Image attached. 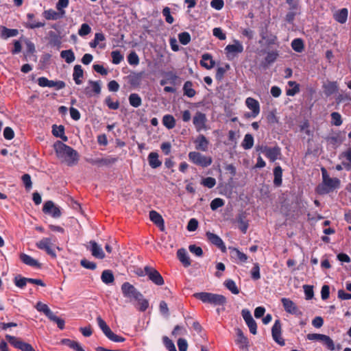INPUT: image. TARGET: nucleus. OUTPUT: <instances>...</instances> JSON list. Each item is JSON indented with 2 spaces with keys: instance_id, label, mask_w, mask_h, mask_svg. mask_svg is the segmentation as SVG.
<instances>
[{
  "instance_id": "79ce46f5",
  "label": "nucleus",
  "mask_w": 351,
  "mask_h": 351,
  "mask_svg": "<svg viewBox=\"0 0 351 351\" xmlns=\"http://www.w3.org/2000/svg\"><path fill=\"white\" fill-rule=\"evenodd\" d=\"M97 322L99 327L102 330L104 334L107 337L108 334L112 331L110 327L107 325L106 322L100 317H97Z\"/></svg>"
},
{
  "instance_id": "39448f33",
  "label": "nucleus",
  "mask_w": 351,
  "mask_h": 351,
  "mask_svg": "<svg viewBox=\"0 0 351 351\" xmlns=\"http://www.w3.org/2000/svg\"><path fill=\"white\" fill-rule=\"evenodd\" d=\"M189 159L195 165L202 167H207L213 162L210 156H206L198 152H191L189 154Z\"/></svg>"
},
{
  "instance_id": "8fccbe9b",
  "label": "nucleus",
  "mask_w": 351,
  "mask_h": 351,
  "mask_svg": "<svg viewBox=\"0 0 351 351\" xmlns=\"http://www.w3.org/2000/svg\"><path fill=\"white\" fill-rule=\"evenodd\" d=\"M178 39L182 45H186L190 43L191 36L189 32H184L178 34Z\"/></svg>"
},
{
  "instance_id": "09e8293b",
  "label": "nucleus",
  "mask_w": 351,
  "mask_h": 351,
  "mask_svg": "<svg viewBox=\"0 0 351 351\" xmlns=\"http://www.w3.org/2000/svg\"><path fill=\"white\" fill-rule=\"evenodd\" d=\"M291 47L294 51L300 53L304 50V43L301 38H295L292 41Z\"/></svg>"
},
{
  "instance_id": "f03ea898",
  "label": "nucleus",
  "mask_w": 351,
  "mask_h": 351,
  "mask_svg": "<svg viewBox=\"0 0 351 351\" xmlns=\"http://www.w3.org/2000/svg\"><path fill=\"white\" fill-rule=\"evenodd\" d=\"M53 147L57 157L67 165L73 166L77 163L79 154L74 149L61 141H57Z\"/></svg>"
},
{
  "instance_id": "5fc2aeb1",
  "label": "nucleus",
  "mask_w": 351,
  "mask_h": 351,
  "mask_svg": "<svg viewBox=\"0 0 351 351\" xmlns=\"http://www.w3.org/2000/svg\"><path fill=\"white\" fill-rule=\"evenodd\" d=\"M278 56V53L276 51H269L267 54V56L265 57V62L270 64L276 61Z\"/></svg>"
},
{
  "instance_id": "9d476101",
  "label": "nucleus",
  "mask_w": 351,
  "mask_h": 351,
  "mask_svg": "<svg viewBox=\"0 0 351 351\" xmlns=\"http://www.w3.org/2000/svg\"><path fill=\"white\" fill-rule=\"evenodd\" d=\"M44 213L51 215L53 218H59L61 216V210L59 207L51 201H47L43 208Z\"/></svg>"
},
{
  "instance_id": "680f3d73",
  "label": "nucleus",
  "mask_w": 351,
  "mask_h": 351,
  "mask_svg": "<svg viewBox=\"0 0 351 351\" xmlns=\"http://www.w3.org/2000/svg\"><path fill=\"white\" fill-rule=\"evenodd\" d=\"M303 289L305 293L306 299H312L314 295L313 286L305 285L303 286Z\"/></svg>"
},
{
  "instance_id": "f704fd0d",
  "label": "nucleus",
  "mask_w": 351,
  "mask_h": 351,
  "mask_svg": "<svg viewBox=\"0 0 351 351\" xmlns=\"http://www.w3.org/2000/svg\"><path fill=\"white\" fill-rule=\"evenodd\" d=\"M230 250L231 256L232 258H238L241 262L245 263L247 259V256L245 254L240 252L237 248H229Z\"/></svg>"
},
{
  "instance_id": "0e129e2a",
  "label": "nucleus",
  "mask_w": 351,
  "mask_h": 351,
  "mask_svg": "<svg viewBox=\"0 0 351 351\" xmlns=\"http://www.w3.org/2000/svg\"><path fill=\"white\" fill-rule=\"evenodd\" d=\"M186 330L181 326L177 325L174 327L171 335L174 337H176L178 335H184L186 334Z\"/></svg>"
},
{
  "instance_id": "a211bd4d",
  "label": "nucleus",
  "mask_w": 351,
  "mask_h": 351,
  "mask_svg": "<svg viewBox=\"0 0 351 351\" xmlns=\"http://www.w3.org/2000/svg\"><path fill=\"white\" fill-rule=\"evenodd\" d=\"M177 256L179 261L185 267H188L191 265L190 258L186 249L180 248L177 252Z\"/></svg>"
},
{
  "instance_id": "4be33fe9",
  "label": "nucleus",
  "mask_w": 351,
  "mask_h": 351,
  "mask_svg": "<svg viewBox=\"0 0 351 351\" xmlns=\"http://www.w3.org/2000/svg\"><path fill=\"white\" fill-rule=\"evenodd\" d=\"M20 258L21 261L25 265L38 268L40 267V264L38 262V261L27 254H21Z\"/></svg>"
},
{
  "instance_id": "bf43d9fd",
  "label": "nucleus",
  "mask_w": 351,
  "mask_h": 351,
  "mask_svg": "<svg viewBox=\"0 0 351 351\" xmlns=\"http://www.w3.org/2000/svg\"><path fill=\"white\" fill-rule=\"evenodd\" d=\"M162 14L165 17L167 23L171 24L173 23V17L171 15V10L169 7H165L162 10Z\"/></svg>"
},
{
  "instance_id": "6ab92c4d",
  "label": "nucleus",
  "mask_w": 351,
  "mask_h": 351,
  "mask_svg": "<svg viewBox=\"0 0 351 351\" xmlns=\"http://www.w3.org/2000/svg\"><path fill=\"white\" fill-rule=\"evenodd\" d=\"M65 11H62V14L58 11L56 12L52 9L45 10L43 12L44 16L47 20H58L62 19L65 15Z\"/></svg>"
},
{
  "instance_id": "412c9836",
  "label": "nucleus",
  "mask_w": 351,
  "mask_h": 351,
  "mask_svg": "<svg viewBox=\"0 0 351 351\" xmlns=\"http://www.w3.org/2000/svg\"><path fill=\"white\" fill-rule=\"evenodd\" d=\"M84 76V71L82 68V66L80 64H76L74 66L73 69V80L75 81L76 84H81L82 83V81L81 80V78H82Z\"/></svg>"
},
{
  "instance_id": "2eb2a0df",
  "label": "nucleus",
  "mask_w": 351,
  "mask_h": 351,
  "mask_svg": "<svg viewBox=\"0 0 351 351\" xmlns=\"http://www.w3.org/2000/svg\"><path fill=\"white\" fill-rule=\"evenodd\" d=\"M281 154L280 148L278 146L265 148V156L271 161H276Z\"/></svg>"
},
{
  "instance_id": "c85d7f7f",
  "label": "nucleus",
  "mask_w": 351,
  "mask_h": 351,
  "mask_svg": "<svg viewBox=\"0 0 351 351\" xmlns=\"http://www.w3.org/2000/svg\"><path fill=\"white\" fill-rule=\"evenodd\" d=\"M341 158L343 159L342 164L347 170L351 169V149L344 152L341 155Z\"/></svg>"
},
{
  "instance_id": "b1692460",
  "label": "nucleus",
  "mask_w": 351,
  "mask_h": 351,
  "mask_svg": "<svg viewBox=\"0 0 351 351\" xmlns=\"http://www.w3.org/2000/svg\"><path fill=\"white\" fill-rule=\"evenodd\" d=\"M117 161V158L108 156L104 158H99L95 160H92L91 163L93 165H111L115 163Z\"/></svg>"
},
{
  "instance_id": "6e6d98bb",
  "label": "nucleus",
  "mask_w": 351,
  "mask_h": 351,
  "mask_svg": "<svg viewBox=\"0 0 351 351\" xmlns=\"http://www.w3.org/2000/svg\"><path fill=\"white\" fill-rule=\"evenodd\" d=\"M128 61L131 65H137L139 63V58L135 51H132L128 56Z\"/></svg>"
},
{
  "instance_id": "6e6552de",
  "label": "nucleus",
  "mask_w": 351,
  "mask_h": 351,
  "mask_svg": "<svg viewBox=\"0 0 351 351\" xmlns=\"http://www.w3.org/2000/svg\"><path fill=\"white\" fill-rule=\"evenodd\" d=\"M145 271L149 279L155 285L158 286L164 285L165 281L162 276L156 269L147 265L145 267Z\"/></svg>"
},
{
  "instance_id": "aec40b11",
  "label": "nucleus",
  "mask_w": 351,
  "mask_h": 351,
  "mask_svg": "<svg viewBox=\"0 0 351 351\" xmlns=\"http://www.w3.org/2000/svg\"><path fill=\"white\" fill-rule=\"evenodd\" d=\"M200 64L207 69H210L215 66V62L213 60L212 56L210 54L204 53L202 56Z\"/></svg>"
},
{
  "instance_id": "ea45409f",
  "label": "nucleus",
  "mask_w": 351,
  "mask_h": 351,
  "mask_svg": "<svg viewBox=\"0 0 351 351\" xmlns=\"http://www.w3.org/2000/svg\"><path fill=\"white\" fill-rule=\"evenodd\" d=\"M192 86L193 83L190 81L186 82L183 86L184 93L189 97H193L196 94L195 90L192 88Z\"/></svg>"
},
{
  "instance_id": "c9c22d12",
  "label": "nucleus",
  "mask_w": 351,
  "mask_h": 351,
  "mask_svg": "<svg viewBox=\"0 0 351 351\" xmlns=\"http://www.w3.org/2000/svg\"><path fill=\"white\" fill-rule=\"evenodd\" d=\"M101 279L102 282L105 284H110L112 283L114 280V277L113 273L111 270H104L101 276Z\"/></svg>"
},
{
  "instance_id": "603ef678",
  "label": "nucleus",
  "mask_w": 351,
  "mask_h": 351,
  "mask_svg": "<svg viewBox=\"0 0 351 351\" xmlns=\"http://www.w3.org/2000/svg\"><path fill=\"white\" fill-rule=\"evenodd\" d=\"M111 56L112 58V63L115 64H119L123 59V56L118 50L112 51Z\"/></svg>"
},
{
  "instance_id": "423d86ee",
  "label": "nucleus",
  "mask_w": 351,
  "mask_h": 351,
  "mask_svg": "<svg viewBox=\"0 0 351 351\" xmlns=\"http://www.w3.org/2000/svg\"><path fill=\"white\" fill-rule=\"evenodd\" d=\"M39 249L45 250L49 255L56 258L64 250L63 245H57L56 243H37Z\"/></svg>"
},
{
  "instance_id": "c03bdc74",
  "label": "nucleus",
  "mask_w": 351,
  "mask_h": 351,
  "mask_svg": "<svg viewBox=\"0 0 351 351\" xmlns=\"http://www.w3.org/2000/svg\"><path fill=\"white\" fill-rule=\"evenodd\" d=\"M225 287L230 291L233 294H239V289L236 285V283L234 280L231 279L226 280L224 282Z\"/></svg>"
},
{
  "instance_id": "20e7f679",
  "label": "nucleus",
  "mask_w": 351,
  "mask_h": 351,
  "mask_svg": "<svg viewBox=\"0 0 351 351\" xmlns=\"http://www.w3.org/2000/svg\"><path fill=\"white\" fill-rule=\"evenodd\" d=\"M340 186L339 179L335 178H327L322 181V183L317 186V191L320 195L329 193Z\"/></svg>"
},
{
  "instance_id": "2f4dec72",
  "label": "nucleus",
  "mask_w": 351,
  "mask_h": 351,
  "mask_svg": "<svg viewBox=\"0 0 351 351\" xmlns=\"http://www.w3.org/2000/svg\"><path fill=\"white\" fill-rule=\"evenodd\" d=\"M19 34V30L16 29H8L5 27H2L1 37L3 39H8L10 37L16 36Z\"/></svg>"
},
{
  "instance_id": "de8ad7c7",
  "label": "nucleus",
  "mask_w": 351,
  "mask_h": 351,
  "mask_svg": "<svg viewBox=\"0 0 351 351\" xmlns=\"http://www.w3.org/2000/svg\"><path fill=\"white\" fill-rule=\"evenodd\" d=\"M238 223L239 229L243 232L245 233L246 230L248 228V223L245 220V217L243 213H241L238 217Z\"/></svg>"
},
{
  "instance_id": "bb28decb",
  "label": "nucleus",
  "mask_w": 351,
  "mask_h": 351,
  "mask_svg": "<svg viewBox=\"0 0 351 351\" xmlns=\"http://www.w3.org/2000/svg\"><path fill=\"white\" fill-rule=\"evenodd\" d=\"M348 10L342 8L334 14V19L341 24L345 23L348 19Z\"/></svg>"
},
{
  "instance_id": "e2e57ef3",
  "label": "nucleus",
  "mask_w": 351,
  "mask_h": 351,
  "mask_svg": "<svg viewBox=\"0 0 351 351\" xmlns=\"http://www.w3.org/2000/svg\"><path fill=\"white\" fill-rule=\"evenodd\" d=\"M251 275L252 278L255 280L261 278L260 267L258 263H256L254 264V267L251 271Z\"/></svg>"
},
{
  "instance_id": "49530a36",
  "label": "nucleus",
  "mask_w": 351,
  "mask_h": 351,
  "mask_svg": "<svg viewBox=\"0 0 351 351\" xmlns=\"http://www.w3.org/2000/svg\"><path fill=\"white\" fill-rule=\"evenodd\" d=\"M326 348L330 351L335 350V345L333 340L328 335H324L323 339L321 341Z\"/></svg>"
},
{
  "instance_id": "a878e982",
  "label": "nucleus",
  "mask_w": 351,
  "mask_h": 351,
  "mask_svg": "<svg viewBox=\"0 0 351 351\" xmlns=\"http://www.w3.org/2000/svg\"><path fill=\"white\" fill-rule=\"evenodd\" d=\"M324 92L326 96H330L338 90V86L335 82H329L324 85Z\"/></svg>"
},
{
  "instance_id": "4d7b16f0",
  "label": "nucleus",
  "mask_w": 351,
  "mask_h": 351,
  "mask_svg": "<svg viewBox=\"0 0 351 351\" xmlns=\"http://www.w3.org/2000/svg\"><path fill=\"white\" fill-rule=\"evenodd\" d=\"M162 341L169 351H177L173 342L168 337H163Z\"/></svg>"
},
{
  "instance_id": "4468645a",
  "label": "nucleus",
  "mask_w": 351,
  "mask_h": 351,
  "mask_svg": "<svg viewBox=\"0 0 351 351\" xmlns=\"http://www.w3.org/2000/svg\"><path fill=\"white\" fill-rule=\"evenodd\" d=\"M237 333V339L235 340L236 343L241 350H248L249 349V341L247 338L244 335L241 328H237L235 329Z\"/></svg>"
},
{
  "instance_id": "473e14b6",
  "label": "nucleus",
  "mask_w": 351,
  "mask_h": 351,
  "mask_svg": "<svg viewBox=\"0 0 351 351\" xmlns=\"http://www.w3.org/2000/svg\"><path fill=\"white\" fill-rule=\"evenodd\" d=\"M49 36V44L53 47H60L61 44L60 38L59 36L53 31H49L48 33Z\"/></svg>"
},
{
  "instance_id": "72a5a7b5",
  "label": "nucleus",
  "mask_w": 351,
  "mask_h": 351,
  "mask_svg": "<svg viewBox=\"0 0 351 351\" xmlns=\"http://www.w3.org/2000/svg\"><path fill=\"white\" fill-rule=\"evenodd\" d=\"M60 57L68 64L72 63L75 60V54L71 49L63 50L60 53Z\"/></svg>"
},
{
  "instance_id": "cd10ccee",
  "label": "nucleus",
  "mask_w": 351,
  "mask_h": 351,
  "mask_svg": "<svg viewBox=\"0 0 351 351\" xmlns=\"http://www.w3.org/2000/svg\"><path fill=\"white\" fill-rule=\"evenodd\" d=\"M60 343L63 345L67 346L75 351H84L81 345L75 341H73L69 339H63L61 340Z\"/></svg>"
},
{
  "instance_id": "9b49d317",
  "label": "nucleus",
  "mask_w": 351,
  "mask_h": 351,
  "mask_svg": "<svg viewBox=\"0 0 351 351\" xmlns=\"http://www.w3.org/2000/svg\"><path fill=\"white\" fill-rule=\"evenodd\" d=\"M281 302L286 312L295 315H302V312L299 310L298 307L290 299L283 298L281 299Z\"/></svg>"
},
{
  "instance_id": "dca6fc26",
  "label": "nucleus",
  "mask_w": 351,
  "mask_h": 351,
  "mask_svg": "<svg viewBox=\"0 0 351 351\" xmlns=\"http://www.w3.org/2000/svg\"><path fill=\"white\" fill-rule=\"evenodd\" d=\"M246 106L252 110L251 117L255 118L260 112V105L257 100L252 97H248L245 101Z\"/></svg>"
},
{
  "instance_id": "0eeeda50",
  "label": "nucleus",
  "mask_w": 351,
  "mask_h": 351,
  "mask_svg": "<svg viewBox=\"0 0 351 351\" xmlns=\"http://www.w3.org/2000/svg\"><path fill=\"white\" fill-rule=\"evenodd\" d=\"M243 46L241 43L238 40H234L232 45H228L225 47V51L228 59H232L238 54L243 51Z\"/></svg>"
},
{
  "instance_id": "338daca9",
  "label": "nucleus",
  "mask_w": 351,
  "mask_h": 351,
  "mask_svg": "<svg viewBox=\"0 0 351 351\" xmlns=\"http://www.w3.org/2000/svg\"><path fill=\"white\" fill-rule=\"evenodd\" d=\"M223 204H224V202L222 199L215 198L210 203V208L213 210H215L217 208H219V207L223 206Z\"/></svg>"
},
{
  "instance_id": "774afa93",
  "label": "nucleus",
  "mask_w": 351,
  "mask_h": 351,
  "mask_svg": "<svg viewBox=\"0 0 351 351\" xmlns=\"http://www.w3.org/2000/svg\"><path fill=\"white\" fill-rule=\"evenodd\" d=\"M202 184L204 186L211 189V188L214 187L215 185L216 184V180L214 178L208 177V178H204L202 180Z\"/></svg>"
},
{
  "instance_id": "393cba45",
  "label": "nucleus",
  "mask_w": 351,
  "mask_h": 351,
  "mask_svg": "<svg viewBox=\"0 0 351 351\" xmlns=\"http://www.w3.org/2000/svg\"><path fill=\"white\" fill-rule=\"evenodd\" d=\"M149 218L159 228H163L164 220L158 213L155 210H151L149 212Z\"/></svg>"
},
{
  "instance_id": "f8f14e48",
  "label": "nucleus",
  "mask_w": 351,
  "mask_h": 351,
  "mask_svg": "<svg viewBox=\"0 0 351 351\" xmlns=\"http://www.w3.org/2000/svg\"><path fill=\"white\" fill-rule=\"evenodd\" d=\"M281 323L279 319L275 321L271 328V334L274 340L280 346L285 345V341L281 337Z\"/></svg>"
},
{
  "instance_id": "58836bf2",
  "label": "nucleus",
  "mask_w": 351,
  "mask_h": 351,
  "mask_svg": "<svg viewBox=\"0 0 351 351\" xmlns=\"http://www.w3.org/2000/svg\"><path fill=\"white\" fill-rule=\"evenodd\" d=\"M164 125L168 129H172L176 125V119L172 115L166 114L162 118Z\"/></svg>"
},
{
  "instance_id": "13d9d810",
  "label": "nucleus",
  "mask_w": 351,
  "mask_h": 351,
  "mask_svg": "<svg viewBox=\"0 0 351 351\" xmlns=\"http://www.w3.org/2000/svg\"><path fill=\"white\" fill-rule=\"evenodd\" d=\"M49 319L51 321H52V322H53L56 323V324L58 325V327L60 329H63V328H64V321L62 319H61V318H60V317H57L56 315H54V313H53L51 314V315L49 317Z\"/></svg>"
},
{
  "instance_id": "c756f323",
  "label": "nucleus",
  "mask_w": 351,
  "mask_h": 351,
  "mask_svg": "<svg viewBox=\"0 0 351 351\" xmlns=\"http://www.w3.org/2000/svg\"><path fill=\"white\" fill-rule=\"evenodd\" d=\"M274 184L276 186H280L282 184V169L281 167L277 166L274 169Z\"/></svg>"
},
{
  "instance_id": "4c0bfd02",
  "label": "nucleus",
  "mask_w": 351,
  "mask_h": 351,
  "mask_svg": "<svg viewBox=\"0 0 351 351\" xmlns=\"http://www.w3.org/2000/svg\"><path fill=\"white\" fill-rule=\"evenodd\" d=\"M326 140L334 147H337L341 144L343 140L340 138L339 133H336L334 135L326 136Z\"/></svg>"
},
{
  "instance_id": "052dcab7",
  "label": "nucleus",
  "mask_w": 351,
  "mask_h": 351,
  "mask_svg": "<svg viewBox=\"0 0 351 351\" xmlns=\"http://www.w3.org/2000/svg\"><path fill=\"white\" fill-rule=\"evenodd\" d=\"M91 32L90 27L87 23H83L80 29L78 30V34L80 36H84L88 35Z\"/></svg>"
},
{
  "instance_id": "1a4fd4ad",
  "label": "nucleus",
  "mask_w": 351,
  "mask_h": 351,
  "mask_svg": "<svg viewBox=\"0 0 351 351\" xmlns=\"http://www.w3.org/2000/svg\"><path fill=\"white\" fill-rule=\"evenodd\" d=\"M5 338L10 344L22 351H35L32 345L19 340L16 337L6 335Z\"/></svg>"
},
{
  "instance_id": "7ed1b4c3",
  "label": "nucleus",
  "mask_w": 351,
  "mask_h": 351,
  "mask_svg": "<svg viewBox=\"0 0 351 351\" xmlns=\"http://www.w3.org/2000/svg\"><path fill=\"white\" fill-rule=\"evenodd\" d=\"M193 296L204 303H208L215 306L224 305L227 302L226 297L223 295L208 292L195 293Z\"/></svg>"
},
{
  "instance_id": "f257e3e1",
  "label": "nucleus",
  "mask_w": 351,
  "mask_h": 351,
  "mask_svg": "<svg viewBox=\"0 0 351 351\" xmlns=\"http://www.w3.org/2000/svg\"><path fill=\"white\" fill-rule=\"evenodd\" d=\"M121 289L123 295L128 299L130 302H133L138 311L144 312L148 308L149 301L130 282L123 283Z\"/></svg>"
},
{
  "instance_id": "69168bd1",
  "label": "nucleus",
  "mask_w": 351,
  "mask_h": 351,
  "mask_svg": "<svg viewBox=\"0 0 351 351\" xmlns=\"http://www.w3.org/2000/svg\"><path fill=\"white\" fill-rule=\"evenodd\" d=\"M63 133H64V127L63 125H60L58 126L56 125H53L52 126V134L55 136H61V134H62Z\"/></svg>"
},
{
  "instance_id": "864d4df0",
  "label": "nucleus",
  "mask_w": 351,
  "mask_h": 351,
  "mask_svg": "<svg viewBox=\"0 0 351 351\" xmlns=\"http://www.w3.org/2000/svg\"><path fill=\"white\" fill-rule=\"evenodd\" d=\"M230 69V65L226 64L225 67H218L216 72V79L221 80L225 74V73Z\"/></svg>"
},
{
  "instance_id": "a19ab883",
  "label": "nucleus",
  "mask_w": 351,
  "mask_h": 351,
  "mask_svg": "<svg viewBox=\"0 0 351 351\" xmlns=\"http://www.w3.org/2000/svg\"><path fill=\"white\" fill-rule=\"evenodd\" d=\"M129 102L132 106L138 108L141 105L142 99L138 94L132 93L129 96Z\"/></svg>"
},
{
  "instance_id": "3c124183",
  "label": "nucleus",
  "mask_w": 351,
  "mask_h": 351,
  "mask_svg": "<svg viewBox=\"0 0 351 351\" xmlns=\"http://www.w3.org/2000/svg\"><path fill=\"white\" fill-rule=\"evenodd\" d=\"M331 123L336 126H339L342 124L341 116L339 112H333L331 113Z\"/></svg>"
},
{
  "instance_id": "7c9ffc66",
  "label": "nucleus",
  "mask_w": 351,
  "mask_h": 351,
  "mask_svg": "<svg viewBox=\"0 0 351 351\" xmlns=\"http://www.w3.org/2000/svg\"><path fill=\"white\" fill-rule=\"evenodd\" d=\"M149 165L156 169L160 167L162 162L158 159V154L156 152H151L148 156Z\"/></svg>"
},
{
  "instance_id": "e433bc0d",
  "label": "nucleus",
  "mask_w": 351,
  "mask_h": 351,
  "mask_svg": "<svg viewBox=\"0 0 351 351\" xmlns=\"http://www.w3.org/2000/svg\"><path fill=\"white\" fill-rule=\"evenodd\" d=\"M144 75V72L141 71L139 73H134L130 76V83L133 86H138L140 85L141 79Z\"/></svg>"
},
{
  "instance_id": "5701e85b",
  "label": "nucleus",
  "mask_w": 351,
  "mask_h": 351,
  "mask_svg": "<svg viewBox=\"0 0 351 351\" xmlns=\"http://www.w3.org/2000/svg\"><path fill=\"white\" fill-rule=\"evenodd\" d=\"M90 251L92 252V255L97 258L102 259L105 256V254L102 250V247L98 245L97 243H92V245L90 247Z\"/></svg>"
},
{
  "instance_id": "a18cd8bd",
  "label": "nucleus",
  "mask_w": 351,
  "mask_h": 351,
  "mask_svg": "<svg viewBox=\"0 0 351 351\" xmlns=\"http://www.w3.org/2000/svg\"><path fill=\"white\" fill-rule=\"evenodd\" d=\"M254 145V137L250 134H247L245 135L243 141L242 143V147L245 149H250L253 147Z\"/></svg>"
},
{
  "instance_id": "f3484780",
  "label": "nucleus",
  "mask_w": 351,
  "mask_h": 351,
  "mask_svg": "<svg viewBox=\"0 0 351 351\" xmlns=\"http://www.w3.org/2000/svg\"><path fill=\"white\" fill-rule=\"evenodd\" d=\"M195 149L202 152H206L208 149L209 141L203 134H199L194 141Z\"/></svg>"
},
{
  "instance_id": "ddd939ff",
  "label": "nucleus",
  "mask_w": 351,
  "mask_h": 351,
  "mask_svg": "<svg viewBox=\"0 0 351 351\" xmlns=\"http://www.w3.org/2000/svg\"><path fill=\"white\" fill-rule=\"evenodd\" d=\"M206 121L207 119L205 114L201 112H197L195 113L193 119V123L197 132H200L201 130H205L206 128Z\"/></svg>"
},
{
  "instance_id": "37998d69",
  "label": "nucleus",
  "mask_w": 351,
  "mask_h": 351,
  "mask_svg": "<svg viewBox=\"0 0 351 351\" xmlns=\"http://www.w3.org/2000/svg\"><path fill=\"white\" fill-rule=\"evenodd\" d=\"M36 308L38 311L43 312L48 318L53 313L49 306L47 304L42 303L41 302H38L36 304Z\"/></svg>"
}]
</instances>
